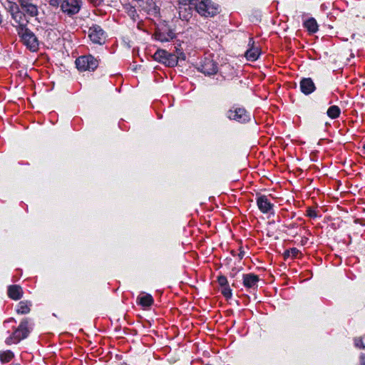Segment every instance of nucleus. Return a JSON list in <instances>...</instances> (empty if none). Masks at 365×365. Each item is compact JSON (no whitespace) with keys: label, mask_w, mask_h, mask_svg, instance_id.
<instances>
[{"label":"nucleus","mask_w":365,"mask_h":365,"mask_svg":"<svg viewBox=\"0 0 365 365\" xmlns=\"http://www.w3.org/2000/svg\"><path fill=\"white\" fill-rule=\"evenodd\" d=\"M127 13L134 21H135V17L138 16V14L135 6H129Z\"/></svg>","instance_id":"nucleus-31"},{"label":"nucleus","mask_w":365,"mask_h":365,"mask_svg":"<svg viewBox=\"0 0 365 365\" xmlns=\"http://www.w3.org/2000/svg\"><path fill=\"white\" fill-rule=\"evenodd\" d=\"M196 11L204 17H213L220 13V6L212 0H195Z\"/></svg>","instance_id":"nucleus-3"},{"label":"nucleus","mask_w":365,"mask_h":365,"mask_svg":"<svg viewBox=\"0 0 365 365\" xmlns=\"http://www.w3.org/2000/svg\"><path fill=\"white\" fill-rule=\"evenodd\" d=\"M300 91L304 95H309L316 90L315 84L311 78H303L299 83Z\"/></svg>","instance_id":"nucleus-17"},{"label":"nucleus","mask_w":365,"mask_h":365,"mask_svg":"<svg viewBox=\"0 0 365 365\" xmlns=\"http://www.w3.org/2000/svg\"><path fill=\"white\" fill-rule=\"evenodd\" d=\"M19 41L31 52H36L39 49V40L36 34L29 28L16 32Z\"/></svg>","instance_id":"nucleus-2"},{"label":"nucleus","mask_w":365,"mask_h":365,"mask_svg":"<svg viewBox=\"0 0 365 365\" xmlns=\"http://www.w3.org/2000/svg\"><path fill=\"white\" fill-rule=\"evenodd\" d=\"M225 116L230 120L241 124L250 123L251 114L244 106L237 104L232 105L225 113Z\"/></svg>","instance_id":"nucleus-1"},{"label":"nucleus","mask_w":365,"mask_h":365,"mask_svg":"<svg viewBox=\"0 0 365 365\" xmlns=\"http://www.w3.org/2000/svg\"><path fill=\"white\" fill-rule=\"evenodd\" d=\"M184 6L179 7V17L183 21H188L192 16V9L190 4H194L195 0H182Z\"/></svg>","instance_id":"nucleus-16"},{"label":"nucleus","mask_w":365,"mask_h":365,"mask_svg":"<svg viewBox=\"0 0 365 365\" xmlns=\"http://www.w3.org/2000/svg\"><path fill=\"white\" fill-rule=\"evenodd\" d=\"M63 0H49V5L53 7H58L59 6L61 7V4Z\"/></svg>","instance_id":"nucleus-34"},{"label":"nucleus","mask_w":365,"mask_h":365,"mask_svg":"<svg viewBox=\"0 0 365 365\" xmlns=\"http://www.w3.org/2000/svg\"><path fill=\"white\" fill-rule=\"evenodd\" d=\"M306 212H307L306 215L310 218L315 219L319 217L318 211H317L315 209H314L311 207H307Z\"/></svg>","instance_id":"nucleus-28"},{"label":"nucleus","mask_w":365,"mask_h":365,"mask_svg":"<svg viewBox=\"0 0 365 365\" xmlns=\"http://www.w3.org/2000/svg\"><path fill=\"white\" fill-rule=\"evenodd\" d=\"M245 251L242 250V247H240V252L237 254L238 255V257L240 258V259H242L244 256H245Z\"/></svg>","instance_id":"nucleus-38"},{"label":"nucleus","mask_w":365,"mask_h":365,"mask_svg":"<svg viewBox=\"0 0 365 365\" xmlns=\"http://www.w3.org/2000/svg\"><path fill=\"white\" fill-rule=\"evenodd\" d=\"M232 285V287H236V284L235 282H233Z\"/></svg>","instance_id":"nucleus-43"},{"label":"nucleus","mask_w":365,"mask_h":365,"mask_svg":"<svg viewBox=\"0 0 365 365\" xmlns=\"http://www.w3.org/2000/svg\"><path fill=\"white\" fill-rule=\"evenodd\" d=\"M11 16L14 21L12 26L15 28L16 32L28 28L29 21L26 19L23 11H20Z\"/></svg>","instance_id":"nucleus-13"},{"label":"nucleus","mask_w":365,"mask_h":365,"mask_svg":"<svg viewBox=\"0 0 365 365\" xmlns=\"http://www.w3.org/2000/svg\"><path fill=\"white\" fill-rule=\"evenodd\" d=\"M362 148H363L364 150H365V143H364V144H363V145H362Z\"/></svg>","instance_id":"nucleus-42"},{"label":"nucleus","mask_w":365,"mask_h":365,"mask_svg":"<svg viewBox=\"0 0 365 365\" xmlns=\"http://www.w3.org/2000/svg\"><path fill=\"white\" fill-rule=\"evenodd\" d=\"M248 46L250 48L246 51L245 53V58L250 61H257L261 54V51L258 47L255 46L253 38H249Z\"/></svg>","instance_id":"nucleus-15"},{"label":"nucleus","mask_w":365,"mask_h":365,"mask_svg":"<svg viewBox=\"0 0 365 365\" xmlns=\"http://www.w3.org/2000/svg\"><path fill=\"white\" fill-rule=\"evenodd\" d=\"M81 6V0H63L61 4V11L68 16H72L79 12Z\"/></svg>","instance_id":"nucleus-9"},{"label":"nucleus","mask_w":365,"mask_h":365,"mask_svg":"<svg viewBox=\"0 0 365 365\" xmlns=\"http://www.w3.org/2000/svg\"><path fill=\"white\" fill-rule=\"evenodd\" d=\"M288 229H293L297 227L296 223H291L288 225H284Z\"/></svg>","instance_id":"nucleus-39"},{"label":"nucleus","mask_w":365,"mask_h":365,"mask_svg":"<svg viewBox=\"0 0 365 365\" xmlns=\"http://www.w3.org/2000/svg\"><path fill=\"white\" fill-rule=\"evenodd\" d=\"M245 83L242 80H239L238 78H235L232 81L231 88L237 92L240 88L244 87Z\"/></svg>","instance_id":"nucleus-27"},{"label":"nucleus","mask_w":365,"mask_h":365,"mask_svg":"<svg viewBox=\"0 0 365 365\" xmlns=\"http://www.w3.org/2000/svg\"><path fill=\"white\" fill-rule=\"evenodd\" d=\"M217 281L220 287L229 284L227 277L222 274H220L219 276H217Z\"/></svg>","instance_id":"nucleus-29"},{"label":"nucleus","mask_w":365,"mask_h":365,"mask_svg":"<svg viewBox=\"0 0 365 365\" xmlns=\"http://www.w3.org/2000/svg\"><path fill=\"white\" fill-rule=\"evenodd\" d=\"M88 36L94 43L103 44L106 40V32L98 24H93L88 29Z\"/></svg>","instance_id":"nucleus-10"},{"label":"nucleus","mask_w":365,"mask_h":365,"mask_svg":"<svg viewBox=\"0 0 365 365\" xmlns=\"http://www.w3.org/2000/svg\"><path fill=\"white\" fill-rule=\"evenodd\" d=\"M23 294L24 291L20 285L11 284L8 287L7 295L10 299L16 301L20 299Z\"/></svg>","instance_id":"nucleus-18"},{"label":"nucleus","mask_w":365,"mask_h":365,"mask_svg":"<svg viewBox=\"0 0 365 365\" xmlns=\"http://www.w3.org/2000/svg\"><path fill=\"white\" fill-rule=\"evenodd\" d=\"M354 346L358 349H365V344L364 343L361 337L354 339Z\"/></svg>","instance_id":"nucleus-30"},{"label":"nucleus","mask_w":365,"mask_h":365,"mask_svg":"<svg viewBox=\"0 0 365 365\" xmlns=\"http://www.w3.org/2000/svg\"><path fill=\"white\" fill-rule=\"evenodd\" d=\"M154 38L162 43L168 42L176 38L174 30L167 25L157 28L153 34Z\"/></svg>","instance_id":"nucleus-7"},{"label":"nucleus","mask_w":365,"mask_h":365,"mask_svg":"<svg viewBox=\"0 0 365 365\" xmlns=\"http://www.w3.org/2000/svg\"><path fill=\"white\" fill-rule=\"evenodd\" d=\"M25 12L31 16V17L36 16L38 14V11L36 5L34 4L33 2L30 3L26 7L23 8Z\"/></svg>","instance_id":"nucleus-24"},{"label":"nucleus","mask_w":365,"mask_h":365,"mask_svg":"<svg viewBox=\"0 0 365 365\" xmlns=\"http://www.w3.org/2000/svg\"><path fill=\"white\" fill-rule=\"evenodd\" d=\"M29 320L28 318L23 319L12 334L6 339V344L9 346L12 344H17L21 340L27 338L31 332V330L29 328Z\"/></svg>","instance_id":"nucleus-4"},{"label":"nucleus","mask_w":365,"mask_h":365,"mask_svg":"<svg viewBox=\"0 0 365 365\" xmlns=\"http://www.w3.org/2000/svg\"><path fill=\"white\" fill-rule=\"evenodd\" d=\"M289 252L292 258H297L298 255L301 254V252L296 247L290 248Z\"/></svg>","instance_id":"nucleus-33"},{"label":"nucleus","mask_w":365,"mask_h":365,"mask_svg":"<svg viewBox=\"0 0 365 365\" xmlns=\"http://www.w3.org/2000/svg\"><path fill=\"white\" fill-rule=\"evenodd\" d=\"M256 203L259 211L263 214H274V204L272 203L267 195L260 193L256 194Z\"/></svg>","instance_id":"nucleus-11"},{"label":"nucleus","mask_w":365,"mask_h":365,"mask_svg":"<svg viewBox=\"0 0 365 365\" xmlns=\"http://www.w3.org/2000/svg\"><path fill=\"white\" fill-rule=\"evenodd\" d=\"M140 5L141 10L148 15L154 17H159L160 15V8L156 4L154 0H143Z\"/></svg>","instance_id":"nucleus-12"},{"label":"nucleus","mask_w":365,"mask_h":365,"mask_svg":"<svg viewBox=\"0 0 365 365\" xmlns=\"http://www.w3.org/2000/svg\"><path fill=\"white\" fill-rule=\"evenodd\" d=\"M289 257H291V253L289 252V250H286L284 253H283V257L284 259L286 260Z\"/></svg>","instance_id":"nucleus-37"},{"label":"nucleus","mask_w":365,"mask_h":365,"mask_svg":"<svg viewBox=\"0 0 365 365\" xmlns=\"http://www.w3.org/2000/svg\"><path fill=\"white\" fill-rule=\"evenodd\" d=\"M359 364L360 365H365V353H361L359 355Z\"/></svg>","instance_id":"nucleus-36"},{"label":"nucleus","mask_w":365,"mask_h":365,"mask_svg":"<svg viewBox=\"0 0 365 365\" xmlns=\"http://www.w3.org/2000/svg\"><path fill=\"white\" fill-rule=\"evenodd\" d=\"M221 294L226 299L232 298V292L229 284L221 287Z\"/></svg>","instance_id":"nucleus-26"},{"label":"nucleus","mask_w":365,"mask_h":365,"mask_svg":"<svg viewBox=\"0 0 365 365\" xmlns=\"http://www.w3.org/2000/svg\"><path fill=\"white\" fill-rule=\"evenodd\" d=\"M237 274L236 269L234 268L232 269V272L230 273V277L234 278Z\"/></svg>","instance_id":"nucleus-40"},{"label":"nucleus","mask_w":365,"mask_h":365,"mask_svg":"<svg viewBox=\"0 0 365 365\" xmlns=\"http://www.w3.org/2000/svg\"><path fill=\"white\" fill-rule=\"evenodd\" d=\"M8 11L10 13V15L12 16L14 14L20 11L19 6L16 3L13 1H9L8 2Z\"/></svg>","instance_id":"nucleus-25"},{"label":"nucleus","mask_w":365,"mask_h":365,"mask_svg":"<svg viewBox=\"0 0 365 365\" xmlns=\"http://www.w3.org/2000/svg\"><path fill=\"white\" fill-rule=\"evenodd\" d=\"M31 303L29 301H21L16 306V312L19 314H26L31 311Z\"/></svg>","instance_id":"nucleus-21"},{"label":"nucleus","mask_w":365,"mask_h":365,"mask_svg":"<svg viewBox=\"0 0 365 365\" xmlns=\"http://www.w3.org/2000/svg\"><path fill=\"white\" fill-rule=\"evenodd\" d=\"M231 254H232V256H235L236 255V252L234 251V250H232L231 251Z\"/></svg>","instance_id":"nucleus-41"},{"label":"nucleus","mask_w":365,"mask_h":365,"mask_svg":"<svg viewBox=\"0 0 365 365\" xmlns=\"http://www.w3.org/2000/svg\"><path fill=\"white\" fill-rule=\"evenodd\" d=\"M75 63L80 71H93L98 66V60L92 55H86L77 58Z\"/></svg>","instance_id":"nucleus-5"},{"label":"nucleus","mask_w":365,"mask_h":365,"mask_svg":"<svg viewBox=\"0 0 365 365\" xmlns=\"http://www.w3.org/2000/svg\"><path fill=\"white\" fill-rule=\"evenodd\" d=\"M137 304L143 307H150L154 304V299L151 294H146L137 297Z\"/></svg>","instance_id":"nucleus-20"},{"label":"nucleus","mask_w":365,"mask_h":365,"mask_svg":"<svg viewBox=\"0 0 365 365\" xmlns=\"http://www.w3.org/2000/svg\"><path fill=\"white\" fill-rule=\"evenodd\" d=\"M155 61L165 65L167 67H175L178 65L176 55L167 51L165 49L158 48L153 54Z\"/></svg>","instance_id":"nucleus-6"},{"label":"nucleus","mask_w":365,"mask_h":365,"mask_svg":"<svg viewBox=\"0 0 365 365\" xmlns=\"http://www.w3.org/2000/svg\"><path fill=\"white\" fill-rule=\"evenodd\" d=\"M302 25L310 35L317 33L319 30V25L314 17H309L304 20Z\"/></svg>","instance_id":"nucleus-19"},{"label":"nucleus","mask_w":365,"mask_h":365,"mask_svg":"<svg viewBox=\"0 0 365 365\" xmlns=\"http://www.w3.org/2000/svg\"><path fill=\"white\" fill-rule=\"evenodd\" d=\"M259 280V277L254 273L243 274L242 275V284L246 289L256 290Z\"/></svg>","instance_id":"nucleus-14"},{"label":"nucleus","mask_w":365,"mask_h":365,"mask_svg":"<svg viewBox=\"0 0 365 365\" xmlns=\"http://www.w3.org/2000/svg\"><path fill=\"white\" fill-rule=\"evenodd\" d=\"M341 109L338 106H331L327 110V115L331 119H336L340 116Z\"/></svg>","instance_id":"nucleus-22"},{"label":"nucleus","mask_w":365,"mask_h":365,"mask_svg":"<svg viewBox=\"0 0 365 365\" xmlns=\"http://www.w3.org/2000/svg\"><path fill=\"white\" fill-rule=\"evenodd\" d=\"M197 70L205 76L215 75L218 71L217 63L211 58H205L200 61Z\"/></svg>","instance_id":"nucleus-8"},{"label":"nucleus","mask_w":365,"mask_h":365,"mask_svg":"<svg viewBox=\"0 0 365 365\" xmlns=\"http://www.w3.org/2000/svg\"><path fill=\"white\" fill-rule=\"evenodd\" d=\"M176 52H177L176 58L178 59V61L179 60H185V58H186L185 54L183 53V51L181 49L176 48Z\"/></svg>","instance_id":"nucleus-32"},{"label":"nucleus","mask_w":365,"mask_h":365,"mask_svg":"<svg viewBox=\"0 0 365 365\" xmlns=\"http://www.w3.org/2000/svg\"><path fill=\"white\" fill-rule=\"evenodd\" d=\"M14 357V354L11 350L0 351V361L2 364L11 361Z\"/></svg>","instance_id":"nucleus-23"},{"label":"nucleus","mask_w":365,"mask_h":365,"mask_svg":"<svg viewBox=\"0 0 365 365\" xmlns=\"http://www.w3.org/2000/svg\"><path fill=\"white\" fill-rule=\"evenodd\" d=\"M19 4H20L21 9L26 7L30 3L33 2V0H17Z\"/></svg>","instance_id":"nucleus-35"}]
</instances>
